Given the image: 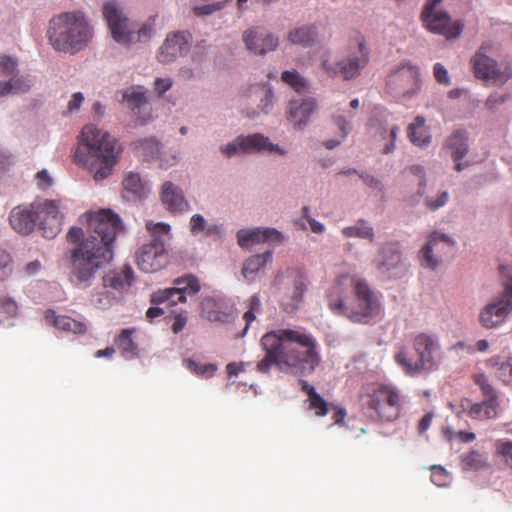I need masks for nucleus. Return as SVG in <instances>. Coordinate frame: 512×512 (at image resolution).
Returning a JSON list of instances; mask_svg holds the SVG:
<instances>
[{
	"label": "nucleus",
	"mask_w": 512,
	"mask_h": 512,
	"mask_svg": "<svg viewBox=\"0 0 512 512\" xmlns=\"http://www.w3.org/2000/svg\"><path fill=\"white\" fill-rule=\"evenodd\" d=\"M87 236L82 228L71 227L67 242L70 250V281L78 287H88L96 273L109 264L114 255L113 244L123 227L117 214L110 209L87 212L84 216Z\"/></svg>",
	"instance_id": "obj_1"
},
{
	"label": "nucleus",
	"mask_w": 512,
	"mask_h": 512,
	"mask_svg": "<svg viewBox=\"0 0 512 512\" xmlns=\"http://www.w3.org/2000/svg\"><path fill=\"white\" fill-rule=\"evenodd\" d=\"M265 356L256 366L260 373H268L272 366L295 376L312 374L320 364L316 340L302 330L278 329L261 338Z\"/></svg>",
	"instance_id": "obj_2"
},
{
	"label": "nucleus",
	"mask_w": 512,
	"mask_h": 512,
	"mask_svg": "<svg viewBox=\"0 0 512 512\" xmlns=\"http://www.w3.org/2000/svg\"><path fill=\"white\" fill-rule=\"evenodd\" d=\"M330 311L353 323L366 324L382 313L379 295L362 279L339 277L327 290Z\"/></svg>",
	"instance_id": "obj_3"
},
{
	"label": "nucleus",
	"mask_w": 512,
	"mask_h": 512,
	"mask_svg": "<svg viewBox=\"0 0 512 512\" xmlns=\"http://www.w3.org/2000/svg\"><path fill=\"white\" fill-rule=\"evenodd\" d=\"M120 148L108 132L89 124L83 127L75 161L94 174L95 180L107 178L117 163Z\"/></svg>",
	"instance_id": "obj_4"
},
{
	"label": "nucleus",
	"mask_w": 512,
	"mask_h": 512,
	"mask_svg": "<svg viewBox=\"0 0 512 512\" xmlns=\"http://www.w3.org/2000/svg\"><path fill=\"white\" fill-rule=\"evenodd\" d=\"M93 36V27L81 11L62 12L49 21L47 37L56 51L75 54L85 49Z\"/></svg>",
	"instance_id": "obj_5"
},
{
	"label": "nucleus",
	"mask_w": 512,
	"mask_h": 512,
	"mask_svg": "<svg viewBox=\"0 0 512 512\" xmlns=\"http://www.w3.org/2000/svg\"><path fill=\"white\" fill-rule=\"evenodd\" d=\"M412 348L417 356V360L414 362L407 357L403 348L394 355L395 362L406 375L415 377L438 368L442 359V347L436 334L417 333L412 338Z\"/></svg>",
	"instance_id": "obj_6"
},
{
	"label": "nucleus",
	"mask_w": 512,
	"mask_h": 512,
	"mask_svg": "<svg viewBox=\"0 0 512 512\" xmlns=\"http://www.w3.org/2000/svg\"><path fill=\"white\" fill-rule=\"evenodd\" d=\"M370 61V50L363 34L356 32L350 37L347 55L340 61L333 59L331 52L326 51L320 56V67L329 77L341 76L349 81L361 75L362 70Z\"/></svg>",
	"instance_id": "obj_7"
},
{
	"label": "nucleus",
	"mask_w": 512,
	"mask_h": 512,
	"mask_svg": "<svg viewBox=\"0 0 512 512\" xmlns=\"http://www.w3.org/2000/svg\"><path fill=\"white\" fill-rule=\"evenodd\" d=\"M145 226L150 233L151 240L143 244L136 252V264L141 271L154 273L168 263L164 237L169 235L170 225L163 222L147 221Z\"/></svg>",
	"instance_id": "obj_8"
},
{
	"label": "nucleus",
	"mask_w": 512,
	"mask_h": 512,
	"mask_svg": "<svg viewBox=\"0 0 512 512\" xmlns=\"http://www.w3.org/2000/svg\"><path fill=\"white\" fill-rule=\"evenodd\" d=\"M503 291L492 298L479 312L478 321L486 329L502 326L512 313V265H500Z\"/></svg>",
	"instance_id": "obj_9"
},
{
	"label": "nucleus",
	"mask_w": 512,
	"mask_h": 512,
	"mask_svg": "<svg viewBox=\"0 0 512 512\" xmlns=\"http://www.w3.org/2000/svg\"><path fill=\"white\" fill-rule=\"evenodd\" d=\"M364 403L383 422H393L402 413L405 397L401 390L392 384L376 383L365 394Z\"/></svg>",
	"instance_id": "obj_10"
},
{
	"label": "nucleus",
	"mask_w": 512,
	"mask_h": 512,
	"mask_svg": "<svg viewBox=\"0 0 512 512\" xmlns=\"http://www.w3.org/2000/svg\"><path fill=\"white\" fill-rule=\"evenodd\" d=\"M103 16L113 39L119 44L129 45L151 35V28L146 26L137 30L136 25L124 15L122 8L115 1L103 5Z\"/></svg>",
	"instance_id": "obj_11"
},
{
	"label": "nucleus",
	"mask_w": 512,
	"mask_h": 512,
	"mask_svg": "<svg viewBox=\"0 0 512 512\" xmlns=\"http://www.w3.org/2000/svg\"><path fill=\"white\" fill-rule=\"evenodd\" d=\"M493 44L483 42L470 60L473 73L476 78L497 85L505 84L512 77V69L509 65L500 67L498 63L487 55Z\"/></svg>",
	"instance_id": "obj_12"
},
{
	"label": "nucleus",
	"mask_w": 512,
	"mask_h": 512,
	"mask_svg": "<svg viewBox=\"0 0 512 512\" xmlns=\"http://www.w3.org/2000/svg\"><path fill=\"white\" fill-rule=\"evenodd\" d=\"M442 0H427L421 12L423 27L433 34L444 36L447 40L458 38L463 31L461 21H452L450 15L436 7Z\"/></svg>",
	"instance_id": "obj_13"
},
{
	"label": "nucleus",
	"mask_w": 512,
	"mask_h": 512,
	"mask_svg": "<svg viewBox=\"0 0 512 512\" xmlns=\"http://www.w3.org/2000/svg\"><path fill=\"white\" fill-rule=\"evenodd\" d=\"M373 263L378 272L388 278H402L409 269L398 242H387L381 245Z\"/></svg>",
	"instance_id": "obj_14"
},
{
	"label": "nucleus",
	"mask_w": 512,
	"mask_h": 512,
	"mask_svg": "<svg viewBox=\"0 0 512 512\" xmlns=\"http://www.w3.org/2000/svg\"><path fill=\"white\" fill-rule=\"evenodd\" d=\"M174 287L159 289L151 295V303L158 305L167 302L169 306L185 303L187 297L195 296L201 289L194 275H186L173 281Z\"/></svg>",
	"instance_id": "obj_15"
},
{
	"label": "nucleus",
	"mask_w": 512,
	"mask_h": 512,
	"mask_svg": "<svg viewBox=\"0 0 512 512\" xmlns=\"http://www.w3.org/2000/svg\"><path fill=\"white\" fill-rule=\"evenodd\" d=\"M221 152L228 158L235 156L239 153L249 152H275L280 155H284L286 152L278 145L270 142L268 137L262 134H252L248 136H238L232 142L222 145L220 147Z\"/></svg>",
	"instance_id": "obj_16"
},
{
	"label": "nucleus",
	"mask_w": 512,
	"mask_h": 512,
	"mask_svg": "<svg viewBox=\"0 0 512 512\" xmlns=\"http://www.w3.org/2000/svg\"><path fill=\"white\" fill-rule=\"evenodd\" d=\"M39 229L47 239L55 238L62 229L63 214L60 211L59 200H44L35 206Z\"/></svg>",
	"instance_id": "obj_17"
},
{
	"label": "nucleus",
	"mask_w": 512,
	"mask_h": 512,
	"mask_svg": "<svg viewBox=\"0 0 512 512\" xmlns=\"http://www.w3.org/2000/svg\"><path fill=\"white\" fill-rule=\"evenodd\" d=\"M454 244V241L446 234L432 232L428 236L427 243L419 252L421 266L435 270L441 262L442 255L452 251Z\"/></svg>",
	"instance_id": "obj_18"
},
{
	"label": "nucleus",
	"mask_w": 512,
	"mask_h": 512,
	"mask_svg": "<svg viewBox=\"0 0 512 512\" xmlns=\"http://www.w3.org/2000/svg\"><path fill=\"white\" fill-rule=\"evenodd\" d=\"M388 87L403 96H412L420 89L419 70L412 65H403L388 76Z\"/></svg>",
	"instance_id": "obj_19"
},
{
	"label": "nucleus",
	"mask_w": 512,
	"mask_h": 512,
	"mask_svg": "<svg viewBox=\"0 0 512 512\" xmlns=\"http://www.w3.org/2000/svg\"><path fill=\"white\" fill-rule=\"evenodd\" d=\"M242 39L246 48L255 55H265L275 51L279 45V38L261 27L245 30Z\"/></svg>",
	"instance_id": "obj_20"
},
{
	"label": "nucleus",
	"mask_w": 512,
	"mask_h": 512,
	"mask_svg": "<svg viewBox=\"0 0 512 512\" xmlns=\"http://www.w3.org/2000/svg\"><path fill=\"white\" fill-rule=\"evenodd\" d=\"M189 49V38L183 32L170 34L165 39L158 54L159 62L168 64L175 61Z\"/></svg>",
	"instance_id": "obj_21"
},
{
	"label": "nucleus",
	"mask_w": 512,
	"mask_h": 512,
	"mask_svg": "<svg viewBox=\"0 0 512 512\" xmlns=\"http://www.w3.org/2000/svg\"><path fill=\"white\" fill-rule=\"evenodd\" d=\"M282 240L283 235L274 228L258 227L252 230L242 229L237 232V242L242 248L264 242L280 243Z\"/></svg>",
	"instance_id": "obj_22"
},
{
	"label": "nucleus",
	"mask_w": 512,
	"mask_h": 512,
	"mask_svg": "<svg viewBox=\"0 0 512 512\" xmlns=\"http://www.w3.org/2000/svg\"><path fill=\"white\" fill-rule=\"evenodd\" d=\"M160 200L165 209L171 213H183L190 208L182 190L170 181L162 184Z\"/></svg>",
	"instance_id": "obj_23"
},
{
	"label": "nucleus",
	"mask_w": 512,
	"mask_h": 512,
	"mask_svg": "<svg viewBox=\"0 0 512 512\" xmlns=\"http://www.w3.org/2000/svg\"><path fill=\"white\" fill-rule=\"evenodd\" d=\"M308 278L301 272H297L292 287L288 294L281 300V306L286 313L296 312L303 302L304 294L308 289Z\"/></svg>",
	"instance_id": "obj_24"
},
{
	"label": "nucleus",
	"mask_w": 512,
	"mask_h": 512,
	"mask_svg": "<svg viewBox=\"0 0 512 512\" xmlns=\"http://www.w3.org/2000/svg\"><path fill=\"white\" fill-rule=\"evenodd\" d=\"M9 221L16 232L23 235L30 234L37 223L35 205L13 208L10 212Z\"/></svg>",
	"instance_id": "obj_25"
},
{
	"label": "nucleus",
	"mask_w": 512,
	"mask_h": 512,
	"mask_svg": "<svg viewBox=\"0 0 512 512\" xmlns=\"http://www.w3.org/2000/svg\"><path fill=\"white\" fill-rule=\"evenodd\" d=\"M444 148L448 149L451 154V158L456 163L455 169L460 172L467 166V164L461 163L468 153V135L465 130H455L445 141Z\"/></svg>",
	"instance_id": "obj_26"
},
{
	"label": "nucleus",
	"mask_w": 512,
	"mask_h": 512,
	"mask_svg": "<svg viewBox=\"0 0 512 512\" xmlns=\"http://www.w3.org/2000/svg\"><path fill=\"white\" fill-rule=\"evenodd\" d=\"M316 106V101L313 98L291 100L287 111L288 120L300 129L307 124Z\"/></svg>",
	"instance_id": "obj_27"
},
{
	"label": "nucleus",
	"mask_w": 512,
	"mask_h": 512,
	"mask_svg": "<svg viewBox=\"0 0 512 512\" xmlns=\"http://www.w3.org/2000/svg\"><path fill=\"white\" fill-rule=\"evenodd\" d=\"M134 275L129 265H125L122 270L110 271L103 277V285L105 288H111L114 291L123 293L129 289L132 284Z\"/></svg>",
	"instance_id": "obj_28"
},
{
	"label": "nucleus",
	"mask_w": 512,
	"mask_h": 512,
	"mask_svg": "<svg viewBox=\"0 0 512 512\" xmlns=\"http://www.w3.org/2000/svg\"><path fill=\"white\" fill-rule=\"evenodd\" d=\"M45 319L58 330L74 334H84L87 331V326L84 322L75 320L67 315H56L54 310H47L45 312Z\"/></svg>",
	"instance_id": "obj_29"
},
{
	"label": "nucleus",
	"mask_w": 512,
	"mask_h": 512,
	"mask_svg": "<svg viewBox=\"0 0 512 512\" xmlns=\"http://www.w3.org/2000/svg\"><path fill=\"white\" fill-rule=\"evenodd\" d=\"M462 407L467 409L468 415L474 419H491L498 414L499 402H491V400H483L480 403H470L465 400Z\"/></svg>",
	"instance_id": "obj_30"
},
{
	"label": "nucleus",
	"mask_w": 512,
	"mask_h": 512,
	"mask_svg": "<svg viewBox=\"0 0 512 512\" xmlns=\"http://www.w3.org/2000/svg\"><path fill=\"white\" fill-rule=\"evenodd\" d=\"M407 136L412 144L425 147L431 143V134L425 125V118L417 116L407 129Z\"/></svg>",
	"instance_id": "obj_31"
},
{
	"label": "nucleus",
	"mask_w": 512,
	"mask_h": 512,
	"mask_svg": "<svg viewBox=\"0 0 512 512\" xmlns=\"http://www.w3.org/2000/svg\"><path fill=\"white\" fill-rule=\"evenodd\" d=\"M123 197L127 200H136L141 198L145 193V185L138 173H128L123 181Z\"/></svg>",
	"instance_id": "obj_32"
},
{
	"label": "nucleus",
	"mask_w": 512,
	"mask_h": 512,
	"mask_svg": "<svg viewBox=\"0 0 512 512\" xmlns=\"http://www.w3.org/2000/svg\"><path fill=\"white\" fill-rule=\"evenodd\" d=\"M123 102L135 113L139 114L140 110L147 105L146 90L142 87H130L123 92Z\"/></svg>",
	"instance_id": "obj_33"
},
{
	"label": "nucleus",
	"mask_w": 512,
	"mask_h": 512,
	"mask_svg": "<svg viewBox=\"0 0 512 512\" xmlns=\"http://www.w3.org/2000/svg\"><path fill=\"white\" fill-rule=\"evenodd\" d=\"M317 31L313 25H303L288 33V40L295 45L310 46L316 41Z\"/></svg>",
	"instance_id": "obj_34"
},
{
	"label": "nucleus",
	"mask_w": 512,
	"mask_h": 512,
	"mask_svg": "<svg viewBox=\"0 0 512 512\" xmlns=\"http://www.w3.org/2000/svg\"><path fill=\"white\" fill-rule=\"evenodd\" d=\"M342 234L346 238H360L374 242L375 231L367 221L360 219L354 225L342 229Z\"/></svg>",
	"instance_id": "obj_35"
},
{
	"label": "nucleus",
	"mask_w": 512,
	"mask_h": 512,
	"mask_svg": "<svg viewBox=\"0 0 512 512\" xmlns=\"http://www.w3.org/2000/svg\"><path fill=\"white\" fill-rule=\"evenodd\" d=\"M135 332V329L129 328L124 329L115 339V344L117 348L121 351L122 355L131 359L138 355V346L132 339V334Z\"/></svg>",
	"instance_id": "obj_36"
},
{
	"label": "nucleus",
	"mask_w": 512,
	"mask_h": 512,
	"mask_svg": "<svg viewBox=\"0 0 512 512\" xmlns=\"http://www.w3.org/2000/svg\"><path fill=\"white\" fill-rule=\"evenodd\" d=\"M190 231L193 235L203 233L205 236L220 235L221 228L216 224H208L204 217L195 214L190 219Z\"/></svg>",
	"instance_id": "obj_37"
},
{
	"label": "nucleus",
	"mask_w": 512,
	"mask_h": 512,
	"mask_svg": "<svg viewBox=\"0 0 512 512\" xmlns=\"http://www.w3.org/2000/svg\"><path fill=\"white\" fill-rule=\"evenodd\" d=\"M272 259V252L266 251L263 254H257L247 259L242 268V274L245 278L257 273Z\"/></svg>",
	"instance_id": "obj_38"
},
{
	"label": "nucleus",
	"mask_w": 512,
	"mask_h": 512,
	"mask_svg": "<svg viewBox=\"0 0 512 512\" xmlns=\"http://www.w3.org/2000/svg\"><path fill=\"white\" fill-rule=\"evenodd\" d=\"M31 88V83L24 77L14 76L7 82H0V97L9 93H25Z\"/></svg>",
	"instance_id": "obj_39"
},
{
	"label": "nucleus",
	"mask_w": 512,
	"mask_h": 512,
	"mask_svg": "<svg viewBox=\"0 0 512 512\" xmlns=\"http://www.w3.org/2000/svg\"><path fill=\"white\" fill-rule=\"evenodd\" d=\"M461 466L464 470H480L488 467L487 457L477 450L461 455Z\"/></svg>",
	"instance_id": "obj_40"
},
{
	"label": "nucleus",
	"mask_w": 512,
	"mask_h": 512,
	"mask_svg": "<svg viewBox=\"0 0 512 512\" xmlns=\"http://www.w3.org/2000/svg\"><path fill=\"white\" fill-rule=\"evenodd\" d=\"M281 80L292 87L297 93H303L307 90V81L296 70L284 71Z\"/></svg>",
	"instance_id": "obj_41"
},
{
	"label": "nucleus",
	"mask_w": 512,
	"mask_h": 512,
	"mask_svg": "<svg viewBox=\"0 0 512 512\" xmlns=\"http://www.w3.org/2000/svg\"><path fill=\"white\" fill-rule=\"evenodd\" d=\"M474 383L480 388L483 400H491V402H499L498 395L494 387L490 384L485 374H475L473 376Z\"/></svg>",
	"instance_id": "obj_42"
},
{
	"label": "nucleus",
	"mask_w": 512,
	"mask_h": 512,
	"mask_svg": "<svg viewBox=\"0 0 512 512\" xmlns=\"http://www.w3.org/2000/svg\"><path fill=\"white\" fill-rule=\"evenodd\" d=\"M183 364L188 370H190L195 375L206 378L212 377L214 373L217 371L216 364H202L196 362L193 359H185L183 361Z\"/></svg>",
	"instance_id": "obj_43"
},
{
	"label": "nucleus",
	"mask_w": 512,
	"mask_h": 512,
	"mask_svg": "<svg viewBox=\"0 0 512 512\" xmlns=\"http://www.w3.org/2000/svg\"><path fill=\"white\" fill-rule=\"evenodd\" d=\"M254 89L261 97L258 108L265 114L269 113L273 105V92L271 88L266 85H257Z\"/></svg>",
	"instance_id": "obj_44"
},
{
	"label": "nucleus",
	"mask_w": 512,
	"mask_h": 512,
	"mask_svg": "<svg viewBox=\"0 0 512 512\" xmlns=\"http://www.w3.org/2000/svg\"><path fill=\"white\" fill-rule=\"evenodd\" d=\"M246 306L248 310L244 313L243 319L246 322L244 332L247 331L249 325L255 320L256 313L261 310V303L258 295H252L247 301Z\"/></svg>",
	"instance_id": "obj_45"
},
{
	"label": "nucleus",
	"mask_w": 512,
	"mask_h": 512,
	"mask_svg": "<svg viewBox=\"0 0 512 512\" xmlns=\"http://www.w3.org/2000/svg\"><path fill=\"white\" fill-rule=\"evenodd\" d=\"M13 269L12 256L6 250L0 248V282L9 279L13 273Z\"/></svg>",
	"instance_id": "obj_46"
},
{
	"label": "nucleus",
	"mask_w": 512,
	"mask_h": 512,
	"mask_svg": "<svg viewBox=\"0 0 512 512\" xmlns=\"http://www.w3.org/2000/svg\"><path fill=\"white\" fill-rule=\"evenodd\" d=\"M309 410H313L317 417H323L330 411V404L318 393L308 399Z\"/></svg>",
	"instance_id": "obj_47"
},
{
	"label": "nucleus",
	"mask_w": 512,
	"mask_h": 512,
	"mask_svg": "<svg viewBox=\"0 0 512 512\" xmlns=\"http://www.w3.org/2000/svg\"><path fill=\"white\" fill-rule=\"evenodd\" d=\"M496 454L503 458L505 463L512 468V440L499 439L495 442Z\"/></svg>",
	"instance_id": "obj_48"
},
{
	"label": "nucleus",
	"mask_w": 512,
	"mask_h": 512,
	"mask_svg": "<svg viewBox=\"0 0 512 512\" xmlns=\"http://www.w3.org/2000/svg\"><path fill=\"white\" fill-rule=\"evenodd\" d=\"M0 308L2 312L5 313L10 318L16 317L18 315V304L11 297H1Z\"/></svg>",
	"instance_id": "obj_49"
},
{
	"label": "nucleus",
	"mask_w": 512,
	"mask_h": 512,
	"mask_svg": "<svg viewBox=\"0 0 512 512\" xmlns=\"http://www.w3.org/2000/svg\"><path fill=\"white\" fill-rule=\"evenodd\" d=\"M17 68V61L6 55H0V76L12 75Z\"/></svg>",
	"instance_id": "obj_50"
},
{
	"label": "nucleus",
	"mask_w": 512,
	"mask_h": 512,
	"mask_svg": "<svg viewBox=\"0 0 512 512\" xmlns=\"http://www.w3.org/2000/svg\"><path fill=\"white\" fill-rule=\"evenodd\" d=\"M496 376L504 383H512V359H508L499 365Z\"/></svg>",
	"instance_id": "obj_51"
},
{
	"label": "nucleus",
	"mask_w": 512,
	"mask_h": 512,
	"mask_svg": "<svg viewBox=\"0 0 512 512\" xmlns=\"http://www.w3.org/2000/svg\"><path fill=\"white\" fill-rule=\"evenodd\" d=\"M226 1L217 2L212 4L198 5L193 7V12L197 16L210 15L215 11H218L224 7Z\"/></svg>",
	"instance_id": "obj_52"
},
{
	"label": "nucleus",
	"mask_w": 512,
	"mask_h": 512,
	"mask_svg": "<svg viewBox=\"0 0 512 512\" xmlns=\"http://www.w3.org/2000/svg\"><path fill=\"white\" fill-rule=\"evenodd\" d=\"M448 201V193L446 191L440 192L436 199H433L432 197H428L425 200V204L428 209L435 211L439 209L440 207L444 206Z\"/></svg>",
	"instance_id": "obj_53"
},
{
	"label": "nucleus",
	"mask_w": 512,
	"mask_h": 512,
	"mask_svg": "<svg viewBox=\"0 0 512 512\" xmlns=\"http://www.w3.org/2000/svg\"><path fill=\"white\" fill-rule=\"evenodd\" d=\"M433 74L438 83L444 84V85L450 84V78L448 75V71L441 63H436L434 65Z\"/></svg>",
	"instance_id": "obj_54"
},
{
	"label": "nucleus",
	"mask_w": 512,
	"mask_h": 512,
	"mask_svg": "<svg viewBox=\"0 0 512 512\" xmlns=\"http://www.w3.org/2000/svg\"><path fill=\"white\" fill-rule=\"evenodd\" d=\"M333 121L341 132V139H345L351 131L350 123L342 115L333 116Z\"/></svg>",
	"instance_id": "obj_55"
},
{
	"label": "nucleus",
	"mask_w": 512,
	"mask_h": 512,
	"mask_svg": "<svg viewBox=\"0 0 512 512\" xmlns=\"http://www.w3.org/2000/svg\"><path fill=\"white\" fill-rule=\"evenodd\" d=\"M84 102V96L81 92H76L72 95L71 99L68 102V112L74 113L79 110L82 103Z\"/></svg>",
	"instance_id": "obj_56"
},
{
	"label": "nucleus",
	"mask_w": 512,
	"mask_h": 512,
	"mask_svg": "<svg viewBox=\"0 0 512 512\" xmlns=\"http://www.w3.org/2000/svg\"><path fill=\"white\" fill-rule=\"evenodd\" d=\"M308 213H309V208L308 207H303V209H302L303 217H305L308 220V222L310 224L311 230L314 233H322V232H324L325 226L322 223L316 221L315 219L310 218L308 216Z\"/></svg>",
	"instance_id": "obj_57"
},
{
	"label": "nucleus",
	"mask_w": 512,
	"mask_h": 512,
	"mask_svg": "<svg viewBox=\"0 0 512 512\" xmlns=\"http://www.w3.org/2000/svg\"><path fill=\"white\" fill-rule=\"evenodd\" d=\"M140 147L143 150L150 149V153L146 156L154 157L159 152V143L154 139H146L140 143Z\"/></svg>",
	"instance_id": "obj_58"
},
{
	"label": "nucleus",
	"mask_w": 512,
	"mask_h": 512,
	"mask_svg": "<svg viewBox=\"0 0 512 512\" xmlns=\"http://www.w3.org/2000/svg\"><path fill=\"white\" fill-rule=\"evenodd\" d=\"M506 100V96L504 95H500L498 93H494V94H491L486 102H485V106L488 108V109H494L496 108L498 105L504 103Z\"/></svg>",
	"instance_id": "obj_59"
},
{
	"label": "nucleus",
	"mask_w": 512,
	"mask_h": 512,
	"mask_svg": "<svg viewBox=\"0 0 512 512\" xmlns=\"http://www.w3.org/2000/svg\"><path fill=\"white\" fill-rule=\"evenodd\" d=\"M38 180V186L41 189H46L52 185V179L49 176L47 170H41L36 174Z\"/></svg>",
	"instance_id": "obj_60"
},
{
	"label": "nucleus",
	"mask_w": 512,
	"mask_h": 512,
	"mask_svg": "<svg viewBox=\"0 0 512 512\" xmlns=\"http://www.w3.org/2000/svg\"><path fill=\"white\" fill-rule=\"evenodd\" d=\"M172 86V81L168 78H157L155 80V90L162 95L166 91H168Z\"/></svg>",
	"instance_id": "obj_61"
},
{
	"label": "nucleus",
	"mask_w": 512,
	"mask_h": 512,
	"mask_svg": "<svg viewBox=\"0 0 512 512\" xmlns=\"http://www.w3.org/2000/svg\"><path fill=\"white\" fill-rule=\"evenodd\" d=\"M187 323V317L183 314H177L174 318V323L172 324V331L174 334H178L183 330Z\"/></svg>",
	"instance_id": "obj_62"
},
{
	"label": "nucleus",
	"mask_w": 512,
	"mask_h": 512,
	"mask_svg": "<svg viewBox=\"0 0 512 512\" xmlns=\"http://www.w3.org/2000/svg\"><path fill=\"white\" fill-rule=\"evenodd\" d=\"M333 410V420H334V424H343L344 423V419L346 417V410L342 407H338V406H333L331 405L330 406V410Z\"/></svg>",
	"instance_id": "obj_63"
},
{
	"label": "nucleus",
	"mask_w": 512,
	"mask_h": 512,
	"mask_svg": "<svg viewBox=\"0 0 512 512\" xmlns=\"http://www.w3.org/2000/svg\"><path fill=\"white\" fill-rule=\"evenodd\" d=\"M432 481L438 485L442 486L444 485V478L447 477L446 472L443 468H434L432 471Z\"/></svg>",
	"instance_id": "obj_64"
}]
</instances>
